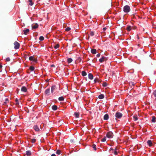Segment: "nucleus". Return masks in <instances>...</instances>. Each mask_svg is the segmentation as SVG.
<instances>
[{
    "label": "nucleus",
    "instance_id": "6e6d98bb",
    "mask_svg": "<svg viewBox=\"0 0 156 156\" xmlns=\"http://www.w3.org/2000/svg\"><path fill=\"white\" fill-rule=\"evenodd\" d=\"M49 80H47V81H48Z\"/></svg>",
    "mask_w": 156,
    "mask_h": 156
},
{
    "label": "nucleus",
    "instance_id": "b1692460",
    "mask_svg": "<svg viewBox=\"0 0 156 156\" xmlns=\"http://www.w3.org/2000/svg\"><path fill=\"white\" fill-rule=\"evenodd\" d=\"M76 117V118H79V112H75L74 113Z\"/></svg>",
    "mask_w": 156,
    "mask_h": 156
},
{
    "label": "nucleus",
    "instance_id": "6ab92c4d",
    "mask_svg": "<svg viewBox=\"0 0 156 156\" xmlns=\"http://www.w3.org/2000/svg\"><path fill=\"white\" fill-rule=\"evenodd\" d=\"M156 117L154 116H153L152 117V119L151 122H156Z\"/></svg>",
    "mask_w": 156,
    "mask_h": 156
},
{
    "label": "nucleus",
    "instance_id": "f03ea898",
    "mask_svg": "<svg viewBox=\"0 0 156 156\" xmlns=\"http://www.w3.org/2000/svg\"><path fill=\"white\" fill-rule=\"evenodd\" d=\"M106 136L108 138H111L113 137V134L112 132L109 131L107 133Z\"/></svg>",
    "mask_w": 156,
    "mask_h": 156
},
{
    "label": "nucleus",
    "instance_id": "f704fd0d",
    "mask_svg": "<svg viewBox=\"0 0 156 156\" xmlns=\"http://www.w3.org/2000/svg\"><path fill=\"white\" fill-rule=\"evenodd\" d=\"M129 84L130 86L132 87V86H133L134 85V83L133 82H130L129 83Z\"/></svg>",
    "mask_w": 156,
    "mask_h": 156
},
{
    "label": "nucleus",
    "instance_id": "9b49d317",
    "mask_svg": "<svg viewBox=\"0 0 156 156\" xmlns=\"http://www.w3.org/2000/svg\"><path fill=\"white\" fill-rule=\"evenodd\" d=\"M56 87L55 85H53L51 87V92L53 93L55 90L56 89Z\"/></svg>",
    "mask_w": 156,
    "mask_h": 156
},
{
    "label": "nucleus",
    "instance_id": "39448f33",
    "mask_svg": "<svg viewBox=\"0 0 156 156\" xmlns=\"http://www.w3.org/2000/svg\"><path fill=\"white\" fill-rule=\"evenodd\" d=\"M50 93V89L48 88L45 91L44 94H45L48 96L49 95Z\"/></svg>",
    "mask_w": 156,
    "mask_h": 156
},
{
    "label": "nucleus",
    "instance_id": "0eeeda50",
    "mask_svg": "<svg viewBox=\"0 0 156 156\" xmlns=\"http://www.w3.org/2000/svg\"><path fill=\"white\" fill-rule=\"evenodd\" d=\"M38 27V24L36 23L35 24H32V29H36Z\"/></svg>",
    "mask_w": 156,
    "mask_h": 156
},
{
    "label": "nucleus",
    "instance_id": "864d4df0",
    "mask_svg": "<svg viewBox=\"0 0 156 156\" xmlns=\"http://www.w3.org/2000/svg\"><path fill=\"white\" fill-rule=\"evenodd\" d=\"M137 38H138V39H139V37L138 35H137Z\"/></svg>",
    "mask_w": 156,
    "mask_h": 156
},
{
    "label": "nucleus",
    "instance_id": "a19ab883",
    "mask_svg": "<svg viewBox=\"0 0 156 156\" xmlns=\"http://www.w3.org/2000/svg\"><path fill=\"white\" fill-rule=\"evenodd\" d=\"M98 80V79H97V78H96L94 80V82L95 83H96L97 81Z\"/></svg>",
    "mask_w": 156,
    "mask_h": 156
},
{
    "label": "nucleus",
    "instance_id": "423d86ee",
    "mask_svg": "<svg viewBox=\"0 0 156 156\" xmlns=\"http://www.w3.org/2000/svg\"><path fill=\"white\" fill-rule=\"evenodd\" d=\"M29 60L30 61H33L36 62L37 60L34 58L33 56H31L29 57Z\"/></svg>",
    "mask_w": 156,
    "mask_h": 156
},
{
    "label": "nucleus",
    "instance_id": "a18cd8bd",
    "mask_svg": "<svg viewBox=\"0 0 156 156\" xmlns=\"http://www.w3.org/2000/svg\"><path fill=\"white\" fill-rule=\"evenodd\" d=\"M15 101L16 102H18V99L16 98V99Z\"/></svg>",
    "mask_w": 156,
    "mask_h": 156
},
{
    "label": "nucleus",
    "instance_id": "603ef678",
    "mask_svg": "<svg viewBox=\"0 0 156 156\" xmlns=\"http://www.w3.org/2000/svg\"><path fill=\"white\" fill-rule=\"evenodd\" d=\"M2 65L0 64V69L2 68Z\"/></svg>",
    "mask_w": 156,
    "mask_h": 156
},
{
    "label": "nucleus",
    "instance_id": "4be33fe9",
    "mask_svg": "<svg viewBox=\"0 0 156 156\" xmlns=\"http://www.w3.org/2000/svg\"><path fill=\"white\" fill-rule=\"evenodd\" d=\"M67 62L69 63L72 62L73 61V59L71 58H68L67 59Z\"/></svg>",
    "mask_w": 156,
    "mask_h": 156
},
{
    "label": "nucleus",
    "instance_id": "6e6552de",
    "mask_svg": "<svg viewBox=\"0 0 156 156\" xmlns=\"http://www.w3.org/2000/svg\"><path fill=\"white\" fill-rule=\"evenodd\" d=\"M106 60V58L104 57V56H102V58H100L99 60V61L100 62H103L105 60Z\"/></svg>",
    "mask_w": 156,
    "mask_h": 156
},
{
    "label": "nucleus",
    "instance_id": "ddd939ff",
    "mask_svg": "<svg viewBox=\"0 0 156 156\" xmlns=\"http://www.w3.org/2000/svg\"><path fill=\"white\" fill-rule=\"evenodd\" d=\"M109 116L108 114H106L104 117V119L105 120H107L108 119Z\"/></svg>",
    "mask_w": 156,
    "mask_h": 156
},
{
    "label": "nucleus",
    "instance_id": "09e8293b",
    "mask_svg": "<svg viewBox=\"0 0 156 156\" xmlns=\"http://www.w3.org/2000/svg\"><path fill=\"white\" fill-rule=\"evenodd\" d=\"M51 156H56V155L55 154H52Z\"/></svg>",
    "mask_w": 156,
    "mask_h": 156
},
{
    "label": "nucleus",
    "instance_id": "c85d7f7f",
    "mask_svg": "<svg viewBox=\"0 0 156 156\" xmlns=\"http://www.w3.org/2000/svg\"><path fill=\"white\" fill-rule=\"evenodd\" d=\"M36 141V140L35 139H31V141L32 143H34Z\"/></svg>",
    "mask_w": 156,
    "mask_h": 156
},
{
    "label": "nucleus",
    "instance_id": "ea45409f",
    "mask_svg": "<svg viewBox=\"0 0 156 156\" xmlns=\"http://www.w3.org/2000/svg\"><path fill=\"white\" fill-rule=\"evenodd\" d=\"M153 94L154 95V96L156 97V90L154 91L153 92Z\"/></svg>",
    "mask_w": 156,
    "mask_h": 156
},
{
    "label": "nucleus",
    "instance_id": "72a5a7b5",
    "mask_svg": "<svg viewBox=\"0 0 156 156\" xmlns=\"http://www.w3.org/2000/svg\"><path fill=\"white\" fill-rule=\"evenodd\" d=\"M59 44H57L56 45H55V46H54V48L55 49H57L59 47Z\"/></svg>",
    "mask_w": 156,
    "mask_h": 156
},
{
    "label": "nucleus",
    "instance_id": "4468645a",
    "mask_svg": "<svg viewBox=\"0 0 156 156\" xmlns=\"http://www.w3.org/2000/svg\"><path fill=\"white\" fill-rule=\"evenodd\" d=\"M88 78L90 80H92L93 79V76L91 73H89L88 74Z\"/></svg>",
    "mask_w": 156,
    "mask_h": 156
},
{
    "label": "nucleus",
    "instance_id": "7ed1b4c3",
    "mask_svg": "<svg viewBox=\"0 0 156 156\" xmlns=\"http://www.w3.org/2000/svg\"><path fill=\"white\" fill-rule=\"evenodd\" d=\"M14 44L15 45L14 48L16 49H18L19 48L20 46V44L17 41H15L14 43Z\"/></svg>",
    "mask_w": 156,
    "mask_h": 156
},
{
    "label": "nucleus",
    "instance_id": "c03bdc74",
    "mask_svg": "<svg viewBox=\"0 0 156 156\" xmlns=\"http://www.w3.org/2000/svg\"><path fill=\"white\" fill-rule=\"evenodd\" d=\"M19 103L18 101L16 102V105H19Z\"/></svg>",
    "mask_w": 156,
    "mask_h": 156
},
{
    "label": "nucleus",
    "instance_id": "473e14b6",
    "mask_svg": "<svg viewBox=\"0 0 156 156\" xmlns=\"http://www.w3.org/2000/svg\"><path fill=\"white\" fill-rule=\"evenodd\" d=\"M96 145L95 144H93V145H92V147L95 150H96Z\"/></svg>",
    "mask_w": 156,
    "mask_h": 156
},
{
    "label": "nucleus",
    "instance_id": "bb28decb",
    "mask_svg": "<svg viewBox=\"0 0 156 156\" xmlns=\"http://www.w3.org/2000/svg\"><path fill=\"white\" fill-rule=\"evenodd\" d=\"M28 2H30L29 5L31 6H32L33 4V3L32 2V0H29Z\"/></svg>",
    "mask_w": 156,
    "mask_h": 156
},
{
    "label": "nucleus",
    "instance_id": "9d476101",
    "mask_svg": "<svg viewBox=\"0 0 156 156\" xmlns=\"http://www.w3.org/2000/svg\"><path fill=\"white\" fill-rule=\"evenodd\" d=\"M34 130L38 132V131H39L40 130L39 127L37 125L34 126Z\"/></svg>",
    "mask_w": 156,
    "mask_h": 156
},
{
    "label": "nucleus",
    "instance_id": "aec40b11",
    "mask_svg": "<svg viewBox=\"0 0 156 156\" xmlns=\"http://www.w3.org/2000/svg\"><path fill=\"white\" fill-rule=\"evenodd\" d=\"M104 98V96L103 94H101L98 96V98L100 99H102Z\"/></svg>",
    "mask_w": 156,
    "mask_h": 156
},
{
    "label": "nucleus",
    "instance_id": "a211bd4d",
    "mask_svg": "<svg viewBox=\"0 0 156 156\" xmlns=\"http://www.w3.org/2000/svg\"><path fill=\"white\" fill-rule=\"evenodd\" d=\"M52 108L53 110L55 111L57 109V107L56 105H54L52 106Z\"/></svg>",
    "mask_w": 156,
    "mask_h": 156
},
{
    "label": "nucleus",
    "instance_id": "1a4fd4ad",
    "mask_svg": "<svg viewBox=\"0 0 156 156\" xmlns=\"http://www.w3.org/2000/svg\"><path fill=\"white\" fill-rule=\"evenodd\" d=\"M27 90V88L25 86L22 87L21 88V91L24 92H26Z\"/></svg>",
    "mask_w": 156,
    "mask_h": 156
},
{
    "label": "nucleus",
    "instance_id": "4c0bfd02",
    "mask_svg": "<svg viewBox=\"0 0 156 156\" xmlns=\"http://www.w3.org/2000/svg\"><path fill=\"white\" fill-rule=\"evenodd\" d=\"M90 35L93 36L94 35V33L92 31L91 32L90 34Z\"/></svg>",
    "mask_w": 156,
    "mask_h": 156
},
{
    "label": "nucleus",
    "instance_id": "5701e85b",
    "mask_svg": "<svg viewBox=\"0 0 156 156\" xmlns=\"http://www.w3.org/2000/svg\"><path fill=\"white\" fill-rule=\"evenodd\" d=\"M82 75L83 76H85L87 75V73L86 72L84 71H82L81 72Z\"/></svg>",
    "mask_w": 156,
    "mask_h": 156
},
{
    "label": "nucleus",
    "instance_id": "58836bf2",
    "mask_svg": "<svg viewBox=\"0 0 156 156\" xmlns=\"http://www.w3.org/2000/svg\"><path fill=\"white\" fill-rule=\"evenodd\" d=\"M10 60V59L8 57L6 59V61L7 62L9 61Z\"/></svg>",
    "mask_w": 156,
    "mask_h": 156
},
{
    "label": "nucleus",
    "instance_id": "de8ad7c7",
    "mask_svg": "<svg viewBox=\"0 0 156 156\" xmlns=\"http://www.w3.org/2000/svg\"><path fill=\"white\" fill-rule=\"evenodd\" d=\"M5 101H6V102L7 101H9V100H8V99H7V98H6L5 99Z\"/></svg>",
    "mask_w": 156,
    "mask_h": 156
},
{
    "label": "nucleus",
    "instance_id": "e433bc0d",
    "mask_svg": "<svg viewBox=\"0 0 156 156\" xmlns=\"http://www.w3.org/2000/svg\"><path fill=\"white\" fill-rule=\"evenodd\" d=\"M71 30L70 28L69 27H68L67 28H66L65 30L67 31H69Z\"/></svg>",
    "mask_w": 156,
    "mask_h": 156
},
{
    "label": "nucleus",
    "instance_id": "c9c22d12",
    "mask_svg": "<svg viewBox=\"0 0 156 156\" xmlns=\"http://www.w3.org/2000/svg\"><path fill=\"white\" fill-rule=\"evenodd\" d=\"M107 84L106 82H104L102 84V85L104 87H106L107 86Z\"/></svg>",
    "mask_w": 156,
    "mask_h": 156
},
{
    "label": "nucleus",
    "instance_id": "7c9ffc66",
    "mask_svg": "<svg viewBox=\"0 0 156 156\" xmlns=\"http://www.w3.org/2000/svg\"><path fill=\"white\" fill-rule=\"evenodd\" d=\"M106 140V137L105 136L101 140V141L102 142H105Z\"/></svg>",
    "mask_w": 156,
    "mask_h": 156
},
{
    "label": "nucleus",
    "instance_id": "20e7f679",
    "mask_svg": "<svg viewBox=\"0 0 156 156\" xmlns=\"http://www.w3.org/2000/svg\"><path fill=\"white\" fill-rule=\"evenodd\" d=\"M115 116L116 118L120 119L122 117V114L120 112H117L116 113Z\"/></svg>",
    "mask_w": 156,
    "mask_h": 156
},
{
    "label": "nucleus",
    "instance_id": "dca6fc26",
    "mask_svg": "<svg viewBox=\"0 0 156 156\" xmlns=\"http://www.w3.org/2000/svg\"><path fill=\"white\" fill-rule=\"evenodd\" d=\"M31 154V152L30 151H27L26 152V154L27 156H30Z\"/></svg>",
    "mask_w": 156,
    "mask_h": 156
},
{
    "label": "nucleus",
    "instance_id": "8fccbe9b",
    "mask_svg": "<svg viewBox=\"0 0 156 156\" xmlns=\"http://www.w3.org/2000/svg\"><path fill=\"white\" fill-rule=\"evenodd\" d=\"M51 67H55V66L54 65H52L51 66Z\"/></svg>",
    "mask_w": 156,
    "mask_h": 156
},
{
    "label": "nucleus",
    "instance_id": "5fc2aeb1",
    "mask_svg": "<svg viewBox=\"0 0 156 156\" xmlns=\"http://www.w3.org/2000/svg\"><path fill=\"white\" fill-rule=\"evenodd\" d=\"M49 80H47V81H48Z\"/></svg>",
    "mask_w": 156,
    "mask_h": 156
},
{
    "label": "nucleus",
    "instance_id": "49530a36",
    "mask_svg": "<svg viewBox=\"0 0 156 156\" xmlns=\"http://www.w3.org/2000/svg\"><path fill=\"white\" fill-rule=\"evenodd\" d=\"M7 103V102L6 101H5L4 102L3 105H6Z\"/></svg>",
    "mask_w": 156,
    "mask_h": 156
},
{
    "label": "nucleus",
    "instance_id": "c756f323",
    "mask_svg": "<svg viewBox=\"0 0 156 156\" xmlns=\"http://www.w3.org/2000/svg\"><path fill=\"white\" fill-rule=\"evenodd\" d=\"M56 153L58 155L60 154H61V151L59 150H57L56 151Z\"/></svg>",
    "mask_w": 156,
    "mask_h": 156
},
{
    "label": "nucleus",
    "instance_id": "f3484780",
    "mask_svg": "<svg viewBox=\"0 0 156 156\" xmlns=\"http://www.w3.org/2000/svg\"><path fill=\"white\" fill-rule=\"evenodd\" d=\"M147 144L149 146H151L152 145V142L151 140H148L147 141Z\"/></svg>",
    "mask_w": 156,
    "mask_h": 156
},
{
    "label": "nucleus",
    "instance_id": "2f4dec72",
    "mask_svg": "<svg viewBox=\"0 0 156 156\" xmlns=\"http://www.w3.org/2000/svg\"><path fill=\"white\" fill-rule=\"evenodd\" d=\"M44 37L43 36H41L39 37V40L41 41H43L44 40Z\"/></svg>",
    "mask_w": 156,
    "mask_h": 156
},
{
    "label": "nucleus",
    "instance_id": "3c124183",
    "mask_svg": "<svg viewBox=\"0 0 156 156\" xmlns=\"http://www.w3.org/2000/svg\"><path fill=\"white\" fill-rule=\"evenodd\" d=\"M106 27H105V28H103V30H106Z\"/></svg>",
    "mask_w": 156,
    "mask_h": 156
},
{
    "label": "nucleus",
    "instance_id": "2eb2a0df",
    "mask_svg": "<svg viewBox=\"0 0 156 156\" xmlns=\"http://www.w3.org/2000/svg\"><path fill=\"white\" fill-rule=\"evenodd\" d=\"M91 52L93 54H95L97 52V50L96 49H91Z\"/></svg>",
    "mask_w": 156,
    "mask_h": 156
},
{
    "label": "nucleus",
    "instance_id": "412c9836",
    "mask_svg": "<svg viewBox=\"0 0 156 156\" xmlns=\"http://www.w3.org/2000/svg\"><path fill=\"white\" fill-rule=\"evenodd\" d=\"M131 29V27L130 26H128L126 28V30L128 31H130Z\"/></svg>",
    "mask_w": 156,
    "mask_h": 156
},
{
    "label": "nucleus",
    "instance_id": "79ce46f5",
    "mask_svg": "<svg viewBox=\"0 0 156 156\" xmlns=\"http://www.w3.org/2000/svg\"><path fill=\"white\" fill-rule=\"evenodd\" d=\"M97 57H99L100 56V53H98L96 55Z\"/></svg>",
    "mask_w": 156,
    "mask_h": 156
},
{
    "label": "nucleus",
    "instance_id": "cd10ccee",
    "mask_svg": "<svg viewBox=\"0 0 156 156\" xmlns=\"http://www.w3.org/2000/svg\"><path fill=\"white\" fill-rule=\"evenodd\" d=\"M30 69L31 71H33L34 70V67L31 66L30 67Z\"/></svg>",
    "mask_w": 156,
    "mask_h": 156
},
{
    "label": "nucleus",
    "instance_id": "37998d69",
    "mask_svg": "<svg viewBox=\"0 0 156 156\" xmlns=\"http://www.w3.org/2000/svg\"><path fill=\"white\" fill-rule=\"evenodd\" d=\"M114 154L115 155H117V152L116 151H114Z\"/></svg>",
    "mask_w": 156,
    "mask_h": 156
},
{
    "label": "nucleus",
    "instance_id": "f8f14e48",
    "mask_svg": "<svg viewBox=\"0 0 156 156\" xmlns=\"http://www.w3.org/2000/svg\"><path fill=\"white\" fill-rule=\"evenodd\" d=\"M29 31V29H27L26 30H24L23 32L24 34L25 35H27Z\"/></svg>",
    "mask_w": 156,
    "mask_h": 156
},
{
    "label": "nucleus",
    "instance_id": "393cba45",
    "mask_svg": "<svg viewBox=\"0 0 156 156\" xmlns=\"http://www.w3.org/2000/svg\"><path fill=\"white\" fill-rule=\"evenodd\" d=\"M64 98L63 97H60L58 98V100L59 101H62L64 100Z\"/></svg>",
    "mask_w": 156,
    "mask_h": 156
},
{
    "label": "nucleus",
    "instance_id": "f257e3e1",
    "mask_svg": "<svg viewBox=\"0 0 156 156\" xmlns=\"http://www.w3.org/2000/svg\"><path fill=\"white\" fill-rule=\"evenodd\" d=\"M130 8L129 6L128 5H126L123 8V11L124 12L128 13L130 11Z\"/></svg>",
    "mask_w": 156,
    "mask_h": 156
},
{
    "label": "nucleus",
    "instance_id": "a878e982",
    "mask_svg": "<svg viewBox=\"0 0 156 156\" xmlns=\"http://www.w3.org/2000/svg\"><path fill=\"white\" fill-rule=\"evenodd\" d=\"M133 118L135 121H136L138 119L137 116L136 115H134L133 116Z\"/></svg>",
    "mask_w": 156,
    "mask_h": 156
}]
</instances>
